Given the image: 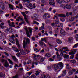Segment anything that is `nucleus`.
<instances>
[{"label": "nucleus", "instance_id": "a19ab883", "mask_svg": "<svg viewBox=\"0 0 78 78\" xmlns=\"http://www.w3.org/2000/svg\"><path fill=\"white\" fill-rule=\"evenodd\" d=\"M60 20L61 22H64L65 21V19L63 18H61L60 19Z\"/></svg>", "mask_w": 78, "mask_h": 78}, {"label": "nucleus", "instance_id": "c756f323", "mask_svg": "<svg viewBox=\"0 0 78 78\" xmlns=\"http://www.w3.org/2000/svg\"><path fill=\"white\" fill-rule=\"evenodd\" d=\"M57 42L59 44H61V43H62L61 41L59 39L57 40Z\"/></svg>", "mask_w": 78, "mask_h": 78}, {"label": "nucleus", "instance_id": "1a4fd4ad", "mask_svg": "<svg viewBox=\"0 0 78 78\" xmlns=\"http://www.w3.org/2000/svg\"><path fill=\"white\" fill-rule=\"evenodd\" d=\"M60 33L62 36H66L67 34V33L64 30L62 29L60 30Z\"/></svg>", "mask_w": 78, "mask_h": 78}, {"label": "nucleus", "instance_id": "ddd939ff", "mask_svg": "<svg viewBox=\"0 0 78 78\" xmlns=\"http://www.w3.org/2000/svg\"><path fill=\"white\" fill-rule=\"evenodd\" d=\"M50 15L48 13H45L43 15L44 19H47V18H50Z\"/></svg>", "mask_w": 78, "mask_h": 78}, {"label": "nucleus", "instance_id": "0e129e2a", "mask_svg": "<svg viewBox=\"0 0 78 78\" xmlns=\"http://www.w3.org/2000/svg\"><path fill=\"white\" fill-rule=\"evenodd\" d=\"M20 49H17L16 50V51H15L16 52V53H19V51H20Z\"/></svg>", "mask_w": 78, "mask_h": 78}, {"label": "nucleus", "instance_id": "72a5a7b5", "mask_svg": "<svg viewBox=\"0 0 78 78\" xmlns=\"http://www.w3.org/2000/svg\"><path fill=\"white\" fill-rule=\"evenodd\" d=\"M9 31H11V32H13L14 31V30L12 28V27H10L9 29Z\"/></svg>", "mask_w": 78, "mask_h": 78}, {"label": "nucleus", "instance_id": "2eb2a0df", "mask_svg": "<svg viewBox=\"0 0 78 78\" xmlns=\"http://www.w3.org/2000/svg\"><path fill=\"white\" fill-rule=\"evenodd\" d=\"M12 57L13 60L14 61H15V62H17L18 61V59L17 58H16V56H12Z\"/></svg>", "mask_w": 78, "mask_h": 78}, {"label": "nucleus", "instance_id": "e2e57ef3", "mask_svg": "<svg viewBox=\"0 0 78 78\" xmlns=\"http://www.w3.org/2000/svg\"><path fill=\"white\" fill-rule=\"evenodd\" d=\"M76 69H72V72H76Z\"/></svg>", "mask_w": 78, "mask_h": 78}, {"label": "nucleus", "instance_id": "58836bf2", "mask_svg": "<svg viewBox=\"0 0 78 78\" xmlns=\"http://www.w3.org/2000/svg\"><path fill=\"white\" fill-rule=\"evenodd\" d=\"M33 24H37V25H39V23L36 22V21H33Z\"/></svg>", "mask_w": 78, "mask_h": 78}, {"label": "nucleus", "instance_id": "4c0bfd02", "mask_svg": "<svg viewBox=\"0 0 78 78\" xmlns=\"http://www.w3.org/2000/svg\"><path fill=\"white\" fill-rule=\"evenodd\" d=\"M75 53L73 52V51H71L69 52V55H75Z\"/></svg>", "mask_w": 78, "mask_h": 78}, {"label": "nucleus", "instance_id": "cd10ccee", "mask_svg": "<svg viewBox=\"0 0 78 78\" xmlns=\"http://www.w3.org/2000/svg\"><path fill=\"white\" fill-rule=\"evenodd\" d=\"M56 1L58 3L61 4L62 3L63 1L62 0H56Z\"/></svg>", "mask_w": 78, "mask_h": 78}, {"label": "nucleus", "instance_id": "2f4dec72", "mask_svg": "<svg viewBox=\"0 0 78 78\" xmlns=\"http://www.w3.org/2000/svg\"><path fill=\"white\" fill-rule=\"evenodd\" d=\"M41 2L42 4H45L46 1L45 0H41Z\"/></svg>", "mask_w": 78, "mask_h": 78}, {"label": "nucleus", "instance_id": "4be33fe9", "mask_svg": "<svg viewBox=\"0 0 78 78\" xmlns=\"http://www.w3.org/2000/svg\"><path fill=\"white\" fill-rule=\"evenodd\" d=\"M66 70H64L63 71L62 73V76H64L66 73Z\"/></svg>", "mask_w": 78, "mask_h": 78}, {"label": "nucleus", "instance_id": "052dcab7", "mask_svg": "<svg viewBox=\"0 0 78 78\" xmlns=\"http://www.w3.org/2000/svg\"><path fill=\"white\" fill-rule=\"evenodd\" d=\"M34 50L35 51H37V52H39V50L36 48L34 49Z\"/></svg>", "mask_w": 78, "mask_h": 78}, {"label": "nucleus", "instance_id": "9b49d317", "mask_svg": "<svg viewBox=\"0 0 78 78\" xmlns=\"http://www.w3.org/2000/svg\"><path fill=\"white\" fill-rule=\"evenodd\" d=\"M39 45H40V46H43V45H44V47H47V45H46L45 43L39 41Z\"/></svg>", "mask_w": 78, "mask_h": 78}, {"label": "nucleus", "instance_id": "603ef678", "mask_svg": "<svg viewBox=\"0 0 78 78\" xmlns=\"http://www.w3.org/2000/svg\"><path fill=\"white\" fill-rule=\"evenodd\" d=\"M4 53L5 55H6V56L7 57H8L9 56V54H8V53H6V52H4Z\"/></svg>", "mask_w": 78, "mask_h": 78}, {"label": "nucleus", "instance_id": "13d9d810", "mask_svg": "<svg viewBox=\"0 0 78 78\" xmlns=\"http://www.w3.org/2000/svg\"><path fill=\"white\" fill-rule=\"evenodd\" d=\"M14 67H15V68H16V67H19V65L17 64H15L14 66Z\"/></svg>", "mask_w": 78, "mask_h": 78}, {"label": "nucleus", "instance_id": "69168bd1", "mask_svg": "<svg viewBox=\"0 0 78 78\" xmlns=\"http://www.w3.org/2000/svg\"><path fill=\"white\" fill-rule=\"evenodd\" d=\"M44 38H42L41 40V41H41L43 42H44Z\"/></svg>", "mask_w": 78, "mask_h": 78}, {"label": "nucleus", "instance_id": "393cba45", "mask_svg": "<svg viewBox=\"0 0 78 78\" xmlns=\"http://www.w3.org/2000/svg\"><path fill=\"white\" fill-rule=\"evenodd\" d=\"M58 16L61 17H66L65 14H59Z\"/></svg>", "mask_w": 78, "mask_h": 78}, {"label": "nucleus", "instance_id": "c85d7f7f", "mask_svg": "<svg viewBox=\"0 0 78 78\" xmlns=\"http://www.w3.org/2000/svg\"><path fill=\"white\" fill-rule=\"evenodd\" d=\"M40 62H42L44 61V58L42 57H40Z\"/></svg>", "mask_w": 78, "mask_h": 78}, {"label": "nucleus", "instance_id": "f704fd0d", "mask_svg": "<svg viewBox=\"0 0 78 78\" xmlns=\"http://www.w3.org/2000/svg\"><path fill=\"white\" fill-rule=\"evenodd\" d=\"M34 19H37V16H38V15H37V14H34Z\"/></svg>", "mask_w": 78, "mask_h": 78}, {"label": "nucleus", "instance_id": "49530a36", "mask_svg": "<svg viewBox=\"0 0 78 78\" xmlns=\"http://www.w3.org/2000/svg\"><path fill=\"white\" fill-rule=\"evenodd\" d=\"M1 8V9H2V10H4L5 9V6H4V5L2 6Z\"/></svg>", "mask_w": 78, "mask_h": 78}, {"label": "nucleus", "instance_id": "c9c22d12", "mask_svg": "<svg viewBox=\"0 0 78 78\" xmlns=\"http://www.w3.org/2000/svg\"><path fill=\"white\" fill-rule=\"evenodd\" d=\"M75 20V17H71V19L70 20V22H72V21H73Z\"/></svg>", "mask_w": 78, "mask_h": 78}, {"label": "nucleus", "instance_id": "473e14b6", "mask_svg": "<svg viewBox=\"0 0 78 78\" xmlns=\"http://www.w3.org/2000/svg\"><path fill=\"white\" fill-rule=\"evenodd\" d=\"M59 23V20H57L55 21V25H57V24H58Z\"/></svg>", "mask_w": 78, "mask_h": 78}, {"label": "nucleus", "instance_id": "6e6552de", "mask_svg": "<svg viewBox=\"0 0 78 78\" xmlns=\"http://www.w3.org/2000/svg\"><path fill=\"white\" fill-rule=\"evenodd\" d=\"M57 55V58L59 60V61H61V59H62V56L60 55H59V52L58 51L56 52V56Z\"/></svg>", "mask_w": 78, "mask_h": 78}, {"label": "nucleus", "instance_id": "5701e85b", "mask_svg": "<svg viewBox=\"0 0 78 78\" xmlns=\"http://www.w3.org/2000/svg\"><path fill=\"white\" fill-rule=\"evenodd\" d=\"M30 9H34V8H36V4L34 3L33 5H32V6L30 8Z\"/></svg>", "mask_w": 78, "mask_h": 78}, {"label": "nucleus", "instance_id": "a18cd8bd", "mask_svg": "<svg viewBox=\"0 0 78 78\" xmlns=\"http://www.w3.org/2000/svg\"><path fill=\"white\" fill-rule=\"evenodd\" d=\"M19 78V75L18 74H16L15 76L12 77V78Z\"/></svg>", "mask_w": 78, "mask_h": 78}, {"label": "nucleus", "instance_id": "bb28decb", "mask_svg": "<svg viewBox=\"0 0 78 78\" xmlns=\"http://www.w3.org/2000/svg\"><path fill=\"white\" fill-rule=\"evenodd\" d=\"M70 61L71 62H72L73 64H75V63L76 62V61L75 59H73V60H71Z\"/></svg>", "mask_w": 78, "mask_h": 78}, {"label": "nucleus", "instance_id": "7c9ffc66", "mask_svg": "<svg viewBox=\"0 0 78 78\" xmlns=\"http://www.w3.org/2000/svg\"><path fill=\"white\" fill-rule=\"evenodd\" d=\"M45 56L46 57H48V58H50V55L48 53L45 54Z\"/></svg>", "mask_w": 78, "mask_h": 78}, {"label": "nucleus", "instance_id": "864d4df0", "mask_svg": "<svg viewBox=\"0 0 78 78\" xmlns=\"http://www.w3.org/2000/svg\"><path fill=\"white\" fill-rule=\"evenodd\" d=\"M4 32L5 33H8L9 32V29L7 28L6 30H4Z\"/></svg>", "mask_w": 78, "mask_h": 78}, {"label": "nucleus", "instance_id": "09e8293b", "mask_svg": "<svg viewBox=\"0 0 78 78\" xmlns=\"http://www.w3.org/2000/svg\"><path fill=\"white\" fill-rule=\"evenodd\" d=\"M78 43L76 44H75V45L73 47V48H76V47H78Z\"/></svg>", "mask_w": 78, "mask_h": 78}, {"label": "nucleus", "instance_id": "f8f14e48", "mask_svg": "<svg viewBox=\"0 0 78 78\" xmlns=\"http://www.w3.org/2000/svg\"><path fill=\"white\" fill-rule=\"evenodd\" d=\"M58 25L57 26V27H58L60 30L62 29V28L63 27V25L62 24H61V23H58Z\"/></svg>", "mask_w": 78, "mask_h": 78}, {"label": "nucleus", "instance_id": "338daca9", "mask_svg": "<svg viewBox=\"0 0 78 78\" xmlns=\"http://www.w3.org/2000/svg\"><path fill=\"white\" fill-rule=\"evenodd\" d=\"M49 61H54V59H53L52 58H49Z\"/></svg>", "mask_w": 78, "mask_h": 78}, {"label": "nucleus", "instance_id": "c03bdc74", "mask_svg": "<svg viewBox=\"0 0 78 78\" xmlns=\"http://www.w3.org/2000/svg\"><path fill=\"white\" fill-rule=\"evenodd\" d=\"M44 27H43V26H41L39 28V30H44Z\"/></svg>", "mask_w": 78, "mask_h": 78}, {"label": "nucleus", "instance_id": "a878e982", "mask_svg": "<svg viewBox=\"0 0 78 78\" xmlns=\"http://www.w3.org/2000/svg\"><path fill=\"white\" fill-rule=\"evenodd\" d=\"M7 60H8L9 63H10V64L13 65V62H12V61L11 60L10 58H8Z\"/></svg>", "mask_w": 78, "mask_h": 78}, {"label": "nucleus", "instance_id": "b1692460", "mask_svg": "<svg viewBox=\"0 0 78 78\" xmlns=\"http://www.w3.org/2000/svg\"><path fill=\"white\" fill-rule=\"evenodd\" d=\"M63 57L64 58H65V59H68V58H69V55L67 54H65L63 55Z\"/></svg>", "mask_w": 78, "mask_h": 78}, {"label": "nucleus", "instance_id": "20e7f679", "mask_svg": "<svg viewBox=\"0 0 78 78\" xmlns=\"http://www.w3.org/2000/svg\"><path fill=\"white\" fill-rule=\"evenodd\" d=\"M53 68H54L55 70L57 72H59V71H60L61 69V68L58 67L56 64L53 66Z\"/></svg>", "mask_w": 78, "mask_h": 78}, {"label": "nucleus", "instance_id": "6e6d98bb", "mask_svg": "<svg viewBox=\"0 0 78 78\" xmlns=\"http://www.w3.org/2000/svg\"><path fill=\"white\" fill-rule=\"evenodd\" d=\"M75 38L77 41H78V34L76 35Z\"/></svg>", "mask_w": 78, "mask_h": 78}, {"label": "nucleus", "instance_id": "6ab92c4d", "mask_svg": "<svg viewBox=\"0 0 78 78\" xmlns=\"http://www.w3.org/2000/svg\"><path fill=\"white\" fill-rule=\"evenodd\" d=\"M9 6L11 9H12V10H14V6L13 5H12L11 4H9Z\"/></svg>", "mask_w": 78, "mask_h": 78}, {"label": "nucleus", "instance_id": "4d7b16f0", "mask_svg": "<svg viewBox=\"0 0 78 78\" xmlns=\"http://www.w3.org/2000/svg\"><path fill=\"white\" fill-rule=\"evenodd\" d=\"M17 47L18 48V49L19 50H20V44H17Z\"/></svg>", "mask_w": 78, "mask_h": 78}, {"label": "nucleus", "instance_id": "37998d69", "mask_svg": "<svg viewBox=\"0 0 78 78\" xmlns=\"http://www.w3.org/2000/svg\"><path fill=\"white\" fill-rule=\"evenodd\" d=\"M66 69L68 70H72V68L70 66H68V67H67Z\"/></svg>", "mask_w": 78, "mask_h": 78}, {"label": "nucleus", "instance_id": "8fccbe9b", "mask_svg": "<svg viewBox=\"0 0 78 78\" xmlns=\"http://www.w3.org/2000/svg\"><path fill=\"white\" fill-rule=\"evenodd\" d=\"M66 7H67V9H70L71 8V6L70 5H66Z\"/></svg>", "mask_w": 78, "mask_h": 78}, {"label": "nucleus", "instance_id": "f3484780", "mask_svg": "<svg viewBox=\"0 0 78 78\" xmlns=\"http://www.w3.org/2000/svg\"><path fill=\"white\" fill-rule=\"evenodd\" d=\"M6 75L5 74H4L2 72L0 73V77L1 78H5Z\"/></svg>", "mask_w": 78, "mask_h": 78}, {"label": "nucleus", "instance_id": "e433bc0d", "mask_svg": "<svg viewBox=\"0 0 78 78\" xmlns=\"http://www.w3.org/2000/svg\"><path fill=\"white\" fill-rule=\"evenodd\" d=\"M40 71H39L38 70L36 71V73L35 74L36 75V76H37L38 75H39V73H40Z\"/></svg>", "mask_w": 78, "mask_h": 78}, {"label": "nucleus", "instance_id": "ea45409f", "mask_svg": "<svg viewBox=\"0 0 78 78\" xmlns=\"http://www.w3.org/2000/svg\"><path fill=\"white\" fill-rule=\"evenodd\" d=\"M73 41V38L72 37H71V38H69L68 39V42H70L71 41Z\"/></svg>", "mask_w": 78, "mask_h": 78}, {"label": "nucleus", "instance_id": "f257e3e1", "mask_svg": "<svg viewBox=\"0 0 78 78\" xmlns=\"http://www.w3.org/2000/svg\"><path fill=\"white\" fill-rule=\"evenodd\" d=\"M28 28H25V29L26 31V34H27V36L29 37V38H31V36L30 35L32 34V33L33 32L32 30L33 29L31 27H28Z\"/></svg>", "mask_w": 78, "mask_h": 78}, {"label": "nucleus", "instance_id": "de8ad7c7", "mask_svg": "<svg viewBox=\"0 0 78 78\" xmlns=\"http://www.w3.org/2000/svg\"><path fill=\"white\" fill-rule=\"evenodd\" d=\"M74 57H75V55H72L70 56L69 58L72 59H73V58H74Z\"/></svg>", "mask_w": 78, "mask_h": 78}, {"label": "nucleus", "instance_id": "680f3d73", "mask_svg": "<svg viewBox=\"0 0 78 78\" xmlns=\"http://www.w3.org/2000/svg\"><path fill=\"white\" fill-rule=\"evenodd\" d=\"M1 62H2V63H3L5 61V60L3 59H2L1 60Z\"/></svg>", "mask_w": 78, "mask_h": 78}, {"label": "nucleus", "instance_id": "39448f33", "mask_svg": "<svg viewBox=\"0 0 78 78\" xmlns=\"http://www.w3.org/2000/svg\"><path fill=\"white\" fill-rule=\"evenodd\" d=\"M15 38V36L14 35H12L11 36V39L9 40V41L11 42V43H12L13 44H14L16 42V41L14 40V38Z\"/></svg>", "mask_w": 78, "mask_h": 78}, {"label": "nucleus", "instance_id": "4468645a", "mask_svg": "<svg viewBox=\"0 0 78 78\" xmlns=\"http://www.w3.org/2000/svg\"><path fill=\"white\" fill-rule=\"evenodd\" d=\"M4 66L5 67H9V63H8L7 61H5V63L4 64Z\"/></svg>", "mask_w": 78, "mask_h": 78}, {"label": "nucleus", "instance_id": "412c9836", "mask_svg": "<svg viewBox=\"0 0 78 78\" xmlns=\"http://www.w3.org/2000/svg\"><path fill=\"white\" fill-rule=\"evenodd\" d=\"M9 25V26H10V27H15V25H14V22L10 23Z\"/></svg>", "mask_w": 78, "mask_h": 78}, {"label": "nucleus", "instance_id": "3c124183", "mask_svg": "<svg viewBox=\"0 0 78 78\" xmlns=\"http://www.w3.org/2000/svg\"><path fill=\"white\" fill-rule=\"evenodd\" d=\"M12 48H13V50H14V51H16L17 49V48L16 47H12Z\"/></svg>", "mask_w": 78, "mask_h": 78}, {"label": "nucleus", "instance_id": "7ed1b4c3", "mask_svg": "<svg viewBox=\"0 0 78 78\" xmlns=\"http://www.w3.org/2000/svg\"><path fill=\"white\" fill-rule=\"evenodd\" d=\"M57 51H60L61 52L60 55H61V56H63V55H64V54L63 53H65L66 54H67L68 53L66 52V51H69V50L68 49H66L64 51H63V50H61L60 49H58L57 50Z\"/></svg>", "mask_w": 78, "mask_h": 78}, {"label": "nucleus", "instance_id": "774afa93", "mask_svg": "<svg viewBox=\"0 0 78 78\" xmlns=\"http://www.w3.org/2000/svg\"><path fill=\"white\" fill-rule=\"evenodd\" d=\"M46 78H51V77L50 76V75H49L48 74L47 75Z\"/></svg>", "mask_w": 78, "mask_h": 78}, {"label": "nucleus", "instance_id": "bf43d9fd", "mask_svg": "<svg viewBox=\"0 0 78 78\" xmlns=\"http://www.w3.org/2000/svg\"><path fill=\"white\" fill-rule=\"evenodd\" d=\"M73 74V73L72 72V71H70L69 72V75H72Z\"/></svg>", "mask_w": 78, "mask_h": 78}, {"label": "nucleus", "instance_id": "a211bd4d", "mask_svg": "<svg viewBox=\"0 0 78 78\" xmlns=\"http://www.w3.org/2000/svg\"><path fill=\"white\" fill-rule=\"evenodd\" d=\"M26 5L30 9V8L32 6V4L30 2H28L27 3Z\"/></svg>", "mask_w": 78, "mask_h": 78}, {"label": "nucleus", "instance_id": "aec40b11", "mask_svg": "<svg viewBox=\"0 0 78 78\" xmlns=\"http://www.w3.org/2000/svg\"><path fill=\"white\" fill-rule=\"evenodd\" d=\"M33 55H34V56H33V58L34 61L37 60V58H36V54H33Z\"/></svg>", "mask_w": 78, "mask_h": 78}, {"label": "nucleus", "instance_id": "79ce46f5", "mask_svg": "<svg viewBox=\"0 0 78 78\" xmlns=\"http://www.w3.org/2000/svg\"><path fill=\"white\" fill-rule=\"evenodd\" d=\"M16 55L17 57H20V55H21V54L20 52H18L16 54Z\"/></svg>", "mask_w": 78, "mask_h": 78}, {"label": "nucleus", "instance_id": "dca6fc26", "mask_svg": "<svg viewBox=\"0 0 78 78\" xmlns=\"http://www.w3.org/2000/svg\"><path fill=\"white\" fill-rule=\"evenodd\" d=\"M20 53L21 55H25L26 53L24 51V50L23 49H21L20 50Z\"/></svg>", "mask_w": 78, "mask_h": 78}, {"label": "nucleus", "instance_id": "f03ea898", "mask_svg": "<svg viewBox=\"0 0 78 78\" xmlns=\"http://www.w3.org/2000/svg\"><path fill=\"white\" fill-rule=\"evenodd\" d=\"M30 42V39L28 38L26 39V42H25V40H24L23 42V45L24 48V50H25V47L27 45V44H29Z\"/></svg>", "mask_w": 78, "mask_h": 78}, {"label": "nucleus", "instance_id": "5fc2aeb1", "mask_svg": "<svg viewBox=\"0 0 78 78\" xmlns=\"http://www.w3.org/2000/svg\"><path fill=\"white\" fill-rule=\"evenodd\" d=\"M31 78H36V75L34 74L31 75Z\"/></svg>", "mask_w": 78, "mask_h": 78}, {"label": "nucleus", "instance_id": "9d476101", "mask_svg": "<svg viewBox=\"0 0 78 78\" xmlns=\"http://www.w3.org/2000/svg\"><path fill=\"white\" fill-rule=\"evenodd\" d=\"M49 3L51 5L55 6V4L54 3V0H49Z\"/></svg>", "mask_w": 78, "mask_h": 78}, {"label": "nucleus", "instance_id": "0eeeda50", "mask_svg": "<svg viewBox=\"0 0 78 78\" xmlns=\"http://www.w3.org/2000/svg\"><path fill=\"white\" fill-rule=\"evenodd\" d=\"M56 65L58 68H61V69H62L64 67V64L62 63V62H60L56 64Z\"/></svg>", "mask_w": 78, "mask_h": 78}, {"label": "nucleus", "instance_id": "423d86ee", "mask_svg": "<svg viewBox=\"0 0 78 78\" xmlns=\"http://www.w3.org/2000/svg\"><path fill=\"white\" fill-rule=\"evenodd\" d=\"M21 14L24 16V19H25V21H26L27 23H29L28 20V19L27 18V15L25 14V13L24 12H21Z\"/></svg>", "mask_w": 78, "mask_h": 78}]
</instances>
